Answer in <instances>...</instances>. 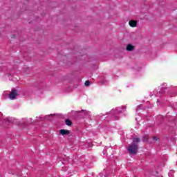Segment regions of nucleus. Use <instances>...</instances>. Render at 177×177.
<instances>
[{"instance_id": "f257e3e1", "label": "nucleus", "mask_w": 177, "mask_h": 177, "mask_svg": "<svg viewBox=\"0 0 177 177\" xmlns=\"http://www.w3.org/2000/svg\"><path fill=\"white\" fill-rule=\"evenodd\" d=\"M140 142V138H136L133 139V143L129 145L127 151L130 154H136L138 150H139V143Z\"/></svg>"}, {"instance_id": "1a4fd4ad", "label": "nucleus", "mask_w": 177, "mask_h": 177, "mask_svg": "<svg viewBox=\"0 0 177 177\" xmlns=\"http://www.w3.org/2000/svg\"><path fill=\"white\" fill-rule=\"evenodd\" d=\"M165 91H167V87H165V88H164V90H162V91H160V93H164V92H165Z\"/></svg>"}, {"instance_id": "0eeeda50", "label": "nucleus", "mask_w": 177, "mask_h": 177, "mask_svg": "<svg viewBox=\"0 0 177 177\" xmlns=\"http://www.w3.org/2000/svg\"><path fill=\"white\" fill-rule=\"evenodd\" d=\"M84 85L86 86H89V85H91V82H89L88 80H86L84 83Z\"/></svg>"}, {"instance_id": "7ed1b4c3", "label": "nucleus", "mask_w": 177, "mask_h": 177, "mask_svg": "<svg viewBox=\"0 0 177 177\" xmlns=\"http://www.w3.org/2000/svg\"><path fill=\"white\" fill-rule=\"evenodd\" d=\"M126 50H127V52H132L133 50H135V46L131 44H129L126 47Z\"/></svg>"}, {"instance_id": "f8f14e48", "label": "nucleus", "mask_w": 177, "mask_h": 177, "mask_svg": "<svg viewBox=\"0 0 177 177\" xmlns=\"http://www.w3.org/2000/svg\"><path fill=\"white\" fill-rule=\"evenodd\" d=\"M15 37H16V36H15V35H12L11 36V38H15Z\"/></svg>"}, {"instance_id": "423d86ee", "label": "nucleus", "mask_w": 177, "mask_h": 177, "mask_svg": "<svg viewBox=\"0 0 177 177\" xmlns=\"http://www.w3.org/2000/svg\"><path fill=\"white\" fill-rule=\"evenodd\" d=\"M65 124L66 125H67L68 127H71V125H73V122H71V120H70L69 119H66L65 120Z\"/></svg>"}, {"instance_id": "39448f33", "label": "nucleus", "mask_w": 177, "mask_h": 177, "mask_svg": "<svg viewBox=\"0 0 177 177\" xmlns=\"http://www.w3.org/2000/svg\"><path fill=\"white\" fill-rule=\"evenodd\" d=\"M59 133H61V135H62L63 136L66 135H70V131L66 129H61L59 131Z\"/></svg>"}, {"instance_id": "9b49d317", "label": "nucleus", "mask_w": 177, "mask_h": 177, "mask_svg": "<svg viewBox=\"0 0 177 177\" xmlns=\"http://www.w3.org/2000/svg\"><path fill=\"white\" fill-rule=\"evenodd\" d=\"M77 113H84V110L79 111Z\"/></svg>"}, {"instance_id": "20e7f679", "label": "nucleus", "mask_w": 177, "mask_h": 177, "mask_svg": "<svg viewBox=\"0 0 177 177\" xmlns=\"http://www.w3.org/2000/svg\"><path fill=\"white\" fill-rule=\"evenodd\" d=\"M129 24L130 27L135 28L138 26V21L130 20L129 22Z\"/></svg>"}, {"instance_id": "9d476101", "label": "nucleus", "mask_w": 177, "mask_h": 177, "mask_svg": "<svg viewBox=\"0 0 177 177\" xmlns=\"http://www.w3.org/2000/svg\"><path fill=\"white\" fill-rule=\"evenodd\" d=\"M153 140H154V142H157V137H153Z\"/></svg>"}, {"instance_id": "6e6552de", "label": "nucleus", "mask_w": 177, "mask_h": 177, "mask_svg": "<svg viewBox=\"0 0 177 177\" xmlns=\"http://www.w3.org/2000/svg\"><path fill=\"white\" fill-rule=\"evenodd\" d=\"M144 140H145V142H147V140H149V136H145Z\"/></svg>"}, {"instance_id": "f03ea898", "label": "nucleus", "mask_w": 177, "mask_h": 177, "mask_svg": "<svg viewBox=\"0 0 177 177\" xmlns=\"http://www.w3.org/2000/svg\"><path fill=\"white\" fill-rule=\"evenodd\" d=\"M19 96V93H17V90L16 89H12L8 97L11 100H15L16 99V97Z\"/></svg>"}]
</instances>
